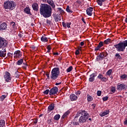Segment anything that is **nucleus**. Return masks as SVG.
I'll list each match as a JSON object with an SVG mask.
<instances>
[{
    "label": "nucleus",
    "instance_id": "obj_56",
    "mask_svg": "<svg viewBox=\"0 0 127 127\" xmlns=\"http://www.w3.org/2000/svg\"><path fill=\"white\" fill-rule=\"evenodd\" d=\"M82 21H83V22H84V23H86V22L85 21V19H83V18H82Z\"/></svg>",
    "mask_w": 127,
    "mask_h": 127
},
{
    "label": "nucleus",
    "instance_id": "obj_4",
    "mask_svg": "<svg viewBox=\"0 0 127 127\" xmlns=\"http://www.w3.org/2000/svg\"><path fill=\"white\" fill-rule=\"evenodd\" d=\"M60 74V69L59 67H54L51 71L50 77L52 80H56Z\"/></svg>",
    "mask_w": 127,
    "mask_h": 127
},
{
    "label": "nucleus",
    "instance_id": "obj_34",
    "mask_svg": "<svg viewBox=\"0 0 127 127\" xmlns=\"http://www.w3.org/2000/svg\"><path fill=\"white\" fill-rule=\"evenodd\" d=\"M111 42V39H108L104 41V44H109Z\"/></svg>",
    "mask_w": 127,
    "mask_h": 127
},
{
    "label": "nucleus",
    "instance_id": "obj_32",
    "mask_svg": "<svg viewBox=\"0 0 127 127\" xmlns=\"http://www.w3.org/2000/svg\"><path fill=\"white\" fill-rule=\"evenodd\" d=\"M54 120L56 121L59 120V119H60V115L57 114L54 117Z\"/></svg>",
    "mask_w": 127,
    "mask_h": 127
},
{
    "label": "nucleus",
    "instance_id": "obj_38",
    "mask_svg": "<svg viewBox=\"0 0 127 127\" xmlns=\"http://www.w3.org/2000/svg\"><path fill=\"white\" fill-rule=\"evenodd\" d=\"M50 92V91H49V89H47L46 90L44 91V94L45 95H48V94H49Z\"/></svg>",
    "mask_w": 127,
    "mask_h": 127
},
{
    "label": "nucleus",
    "instance_id": "obj_9",
    "mask_svg": "<svg viewBox=\"0 0 127 127\" xmlns=\"http://www.w3.org/2000/svg\"><path fill=\"white\" fill-rule=\"evenodd\" d=\"M107 56L106 53H101L96 58V60L97 61H101V60H103L105 57Z\"/></svg>",
    "mask_w": 127,
    "mask_h": 127
},
{
    "label": "nucleus",
    "instance_id": "obj_28",
    "mask_svg": "<svg viewBox=\"0 0 127 127\" xmlns=\"http://www.w3.org/2000/svg\"><path fill=\"white\" fill-rule=\"evenodd\" d=\"M87 99L88 102H92V101H93V97L88 94L87 96Z\"/></svg>",
    "mask_w": 127,
    "mask_h": 127
},
{
    "label": "nucleus",
    "instance_id": "obj_3",
    "mask_svg": "<svg viewBox=\"0 0 127 127\" xmlns=\"http://www.w3.org/2000/svg\"><path fill=\"white\" fill-rule=\"evenodd\" d=\"M127 40L114 45V47L116 48L118 52L125 51V49H126V47H127Z\"/></svg>",
    "mask_w": 127,
    "mask_h": 127
},
{
    "label": "nucleus",
    "instance_id": "obj_48",
    "mask_svg": "<svg viewBox=\"0 0 127 127\" xmlns=\"http://www.w3.org/2000/svg\"><path fill=\"white\" fill-rule=\"evenodd\" d=\"M10 25H11V26H13V27H14V26H15V23L14 22H11L10 23Z\"/></svg>",
    "mask_w": 127,
    "mask_h": 127
},
{
    "label": "nucleus",
    "instance_id": "obj_29",
    "mask_svg": "<svg viewBox=\"0 0 127 127\" xmlns=\"http://www.w3.org/2000/svg\"><path fill=\"white\" fill-rule=\"evenodd\" d=\"M69 114H70V112L69 111H67L62 116V118L63 119H65V118H66L67 117V116H68V115H69Z\"/></svg>",
    "mask_w": 127,
    "mask_h": 127
},
{
    "label": "nucleus",
    "instance_id": "obj_63",
    "mask_svg": "<svg viewBox=\"0 0 127 127\" xmlns=\"http://www.w3.org/2000/svg\"><path fill=\"white\" fill-rule=\"evenodd\" d=\"M125 22H126V23H127V18H126L125 19Z\"/></svg>",
    "mask_w": 127,
    "mask_h": 127
},
{
    "label": "nucleus",
    "instance_id": "obj_61",
    "mask_svg": "<svg viewBox=\"0 0 127 127\" xmlns=\"http://www.w3.org/2000/svg\"><path fill=\"white\" fill-rule=\"evenodd\" d=\"M50 122H51V120H48V123H50Z\"/></svg>",
    "mask_w": 127,
    "mask_h": 127
},
{
    "label": "nucleus",
    "instance_id": "obj_49",
    "mask_svg": "<svg viewBox=\"0 0 127 127\" xmlns=\"http://www.w3.org/2000/svg\"><path fill=\"white\" fill-rule=\"evenodd\" d=\"M62 24H63V26H64V27H67L66 23L63 22Z\"/></svg>",
    "mask_w": 127,
    "mask_h": 127
},
{
    "label": "nucleus",
    "instance_id": "obj_37",
    "mask_svg": "<svg viewBox=\"0 0 127 127\" xmlns=\"http://www.w3.org/2000/svg\"><path fill=\"white\" fill-rule=\"evenodd\" d=\"M121 79H126L127 78V74H123L121 76Z\"/></svg>",
    "mask_w": 127,
    "mask_h": 127
},
{
    "label": "nucleus",
    "instance_id": "obj_1",
    "mask_svg": "<svg viewBox=\"0 0 127 127\" xmlns=\"http://www.w3.org/2000/svg\"><path fill=\"white\" fill-rule=\"evenodd\" d=\"M89 119V114L85 110H80L73 119V124L74 126H79V124H84Z\"/></svg>",
    "mask_w": 127,
    "mask_h": 127
},
{
    "label": "nucleus",
    "instance_id": "obj_13",
    "mask_svg": "<svg viewBox=\"0 0 127 127\" xmlns=\"http://www.w3.org/2000/svg\"><path fill=\"white\" fill-rule=\"evenodd\" d=\"M14 58H19L21 57V52L19 51H16L14 53Z\"/></svg>",
    "mask_w": 127,
    "mask_h": 127
},
{
    "label": "nucleus",
    "instance_id": "obj_17",
    "mask_svg": "<svg viewBox=\"0 0 127 127\" xmlns=\"http://www.w3.org/2000/svg\"><path fill=\"white\" fill-rule=\"evenodd\" d=\"M7 25H6V23H2L0 25V30H5L7 28Z\"/></svg>",
    "mask_w": 127,
    "mask_h": 127
},
{
    "label": "nucleus",
    "instance_id": "obj_41",
    "mask_svg": "<svg viewBox=\"0 0 127 127\" xmlns=\"http://www.w3.org/2000/svg\"><path fill=\"white\" fill-rule=\"evenodd\" d=\"M111 91L113 93H115L116 92V88H115V87H112L111 88Z\"/></svg>",
    "mask_w": 127,
    "mask_h": 127
},
{
    "label": "nucleus",
    "instance_id": "obj_39",
    "mask_svg": "<svg viewBox=\"0 0 127 127\" xmlns=\"http://www.w3.org/2000/svg\"><path fill=\"white\" fill-rule=\"evenodd\" d=\"M104 46V43H103V42H100L99 43L98 46L101 48V47H102V46Z\"/></svg>",
    "mask_w": 127,
    "mask_h": 127
},
{
    "label": "nucleus",
    "instance_id": "obj_59",
    "mask_svg": "<svg viewBox=\"0 0 127 127\" xmlns=\"http://www.w3.org/2000/svg\"><path fill=\"white\" fill-rule=\"evenodd\" d=\"M47 49H48V50H51V48H50V47L48 46V47H47Z\"/></svg>",
    "mask_w": 127,
    "mask_h": 127
},
{
    "label": "nucleus",
    "instance_id": "obj_5",
    "mask_svg": "<svg viewBox=\"0 0 127 127\" xmlns=\"http://www.w3.org/2000/svg\"><path fill=\"white\" fill-rule=\"evenodd\" d=\"M4 7L5 9H13L15 7L14 2L12 1H8L4 3Z\"/></svg>",
    "mask_w": 127,
    "mask_h": 127
},
{
    "label": "nucleus",
    "instance_id": "obj_55",
    "mask_svg": "<svg viewBox=\"0 0 127 127\" xmlns=\"http://www.w3.org/2000/svg\"><path fill=\"white\" fill-rule=\"evenodd\" d=\"M84 43L83 42H81L80 43V45H81V46H84Z\"/></svg>",
    "mask_w": 127,
    "mask_h": 127
},
{
    "label": "nucleus",
    "instance_id": "obj_11",
    "mask_svg": "<svg viewBox=\"0 0 127 127\" xmlns=\"http://www.w3.org/2000/svg\"><path fill=\"white\" fill-rule=\"evenodd\" d=\"M97 77V73H93L90 75L89 78V81L91 83H93L94 81H95V77Z\"/></svg>",
    "mask_w": 127,
    "mask_h": 127
},
{
    "label": "nucleus",
    "instance_id": "obj_46",
    "mask_svg": "<svg viewBox=\"0 0 127 127\" xmlns=\"http://www.w3.org/2000/svg\"><path fill=\"white\" fill-rule=\"evenodd\" d=\"M101 48L99 46H97L95 48V51H98Z\"/></svg>",
    "mask_w": 127,
    "mask_h": 127
},
{
    "label": "nucleus",
    "instance_id": "obj_31",
    "mask_svg": "<svg viewBox=\"0 0 127 127\" xmlns=\"http://www.w3.org/2000/svg\"><path fill=\"white\" fill-rule=\"evenodd\" d=\"M22 63H23V59H21L17 61V65H21Z\"/></svg>",
    "mask_w": 127,
    "mask_h": 127
},
{
    "label": "nucleus",
    "instance_id": "obj_22",
    "mask_svg": "<svg viewBox=\"0 0 127 127\" xmlns=\"http://www.w3.org/2000/svg\"><path fill=\"white\" fill-rule=\"evenodd\" d=\"M107 1V0H97V2L99 5L102 6L103 5V2Z\"/></svg>",
    "mask_w": 127,
    "mask_h": 127
},
{
    "label": "nucleus",
    "instance_id": "obj_33",
    "mask_svg": "<svg viewBox=\"0 0 127 127\" xmlns=\"http://www.w3.org/2000/svg\"><path fill=\"white\" fill-rule=\"evenodd\" d=\"M66 10L67 12L72 13L73 12V11L72 10L70 9V7L69 6H67Z\"/></svg>",
    "mask_w": 127,
    "mask_h": 127
},
{
    "label": "nucleus",
    "instance_id": "obj_54",
    "mask_svg": "<svg viewBox=\"0 0 127 127\" xmlns=\"http://www.w3.org/2000/svg\"><path fill=\"white\" fill-rule=\"evenodd\" d=\"M46 76H47L48 79H49V78H50V75H49V74L47 73V74H46Z\"/></svg>",
    "mask_w": 127,
    "mask_h": 127
},
{
    "label": "nucleus",
    "instance_id": "obj_16",
    "mask_svg": "<svg viewBox=\"0 0 127 127\" xmlns=\"http://www.w3.org/2000/svg\"><path fill=\"white\" fill-rule=\"evenodd\" d=\"M98 79H100L101 81H103V82H106L107 81V78L105 77H104L103 76V74H99L97 76Z\"/></svg>",
    "mask_w": 127,
    "mask_h": 127
},
{
    "label": "nucleus",
    "instance_id": "obj_36",
    "mask_svg": "<svg viewBox=\"0 0 127 127\" xmlns=\"http://www.w3.org/2000/svg\"><path fill=\"white\" fill-rule=\"evenodd\" d=\"M75 3H76V4L77 5H81V4H82V1L78 0L76 1Z\"/></svg>",
    "mask_w": 127,
    "mask_h": 127
},
{
    "label": "nucleus",
    "instance_id": "obj_2",
    "mask_svg": "<svg viewBox=\"0 0 127 127\" xmlns=\"http://www.w3.org/2000/svg\"><path fill=\"white\" fill-rule=\"evenodd\" d=\"M40 13L41 15H43L45 18H48L52 14V8L47 4H41L40 8Z\"/></svg>",
    "mask_w": 127,
    "mask_h": 127
},
{
    "label": "nucleus",
    "instance_id": "obj_25",
    "mask_svg": "<svg viewBox=\"0 0 127 127\" xmlns=\"http://www.w3.org/2000/svg\"><path fill=\"white\" fill-rule=\"evenodd\" d=\"M5 126V121L4 120H0V127H4Z\"/></svg>",
    "mask_w": 127,
    "mask_h": 127
},
{
    "label": "nucleus",
    "instance_id": "obj_43",
    "mask_svg": "<svg viewBox=\"0 0 127 127\" xmlns=\"http://www.w3.org/2000/svg\"><path fill=\"white\" fill-rule=\"evenodd\" d=\"M61 84H62V81L59 80V82L56 83V86H58V85H60Z\"/></svg>",
    "mask_w": 127,
    "mask_h": 127
},
{
    "label": "nucleus",
    "instance_id": "obj_27",
    "mask_svg": "<svg viewBox=\"0 0 127 127\" xmlns=\"http://www.w3.org/2000/svg\"><path fill=\"white\" fill-rule=\"evenodd\" d=\"M41 41H42V42H47V41H48V40L47 39V37L45 36L42 37L41 38Z\"/></svg>",
    "mask_w": 127,
    "mask_h": 127
},
{
    "label": "nucleus",
    "instance_id": "obj_47",
    "mask_svg": "<svg viewBox=\"0 0 127 127\" xmlns=\"http://www.w3.org/2000/svg\"><path fill=\"white\" fill-rule=\"evenodd\" d=\"M47 24H49V25H50L51 24V21L47 19V21H46Z\"/></svg>",
    "mask_w": 127,
    "mask_h": 127
},
{
    "label": "nucleus",
    "instance_id": "obj_8",
    "mask_svg": "<svg viewBox=\"0 0 127 127\" xmlns=\"http://www.w3.org/2000/svg\"><path fill=\"white\" fill-rule=\"evenodd\" d=\"M57 93H58V87L55 86L50 90L49 94L51 96L52 95H55Z\"/></svg>",
    "mask_w": 127,
    "mask_h": 127
},
{
    "label": "nucleus",
    "instance_id": "obj_62",
    "mask_svg": "<svg viewBox=\"0 0 127 127\" xmlns=\"http://www.w3.org/2000/svg\"><path fill=\"white\" fill-rule=\"evenodd\" d=\"M43 116V114H41L39 115V117L40 118L41 117H42Z\"/></svg>",
    "mask_w": 127,
    "mask_h": 127
},
{
    "label": "nucleus",
    "instance_id": "obj_12",
    "mask_svg": "<svg viewBox=\"0 0 127 127\" xmlns=\"http://www.w3.org/2000/svg\"><path fill=\"white\" fill-rule=\"evenodd\" d=\"M86 13L87 15L89 16H92L93 14V8L92 7H89L86 9Z\"/></svg>",
    "mask_w": 127,
    "mask_h": 127
},
{
    "label": "nucleus",
    "instance_id": "obj_44",
    "mask_svg": "<svg viewBox=\"0 0 127 127\" xmlns=\"http://www.w3.org/2000/svg\"><path fill=\"white\" fill-rule=\"evenodd\" d=\"M70 25H71V22L66 23V27L70 28Z\"/></svg>",
    "mask_w": 127,
    "mask_h": 127
},
{
    "label": "nucleus",
    "instance_id": "obj_7",
    "mask_svg": "<svg viewBox=\"0 0 127 127\" xmlns=\"http://www.w3.org/2000/svg\"><path fill=\"white\" fill-rule=\"evenodd\" d=\"M4 78L5 79V81L6 82H10L11 80V77H10V73L9 72L6 71L5 72L4 74Z\"/></svg>",
    "mask_w": 127,
    "mask_h": 127
},
{
    "label": "nucleus",
    "instance_id": "obj_51",
    "mask_svg": "<svg viewBox=\"0 0 127 127\" xmlns=\"http://www.w3.org/2000/svg\"><path fill=\"white\" fill-rule=\"evenodd\" d=\"M80 54V52H79V50H76L75 52V54L76 55H79V54Z\"/></svg>",
    "mask_w": 127,
    "mask_h": 127
},
{
    "label": "nucleus",
    "instance_id": "obj_15",
    "mask_svg": "<svg viewBox=\"0 0 127 127\" xmlns=\"http://www.w3.org/2000/svg\"><path fill=\"white\" fill-rule=\"evenodd\" d=\"M54 108H55V104H54V103H52L50 105L48 108V112L50 113L51 111H53V110H54Z\"/></svg>",
    "mask_w": 127,
    "mask_h": 127
},
{
    "label": "nucleus",
    "instance_id": "obj_6",
    "mask_svg": "<svg viewBox=\"0 0 127 127\" xmlns=\"http://www.w3.org/2000/svg\"><path fill=\"white\" fill-rule=\"evenodd\" d=\"M127 89V85L125 83H118L117 85V90L118 91H123V90Z\"/></svg>",
    "mask_w": 127,
    "mask_h": 127
},
{
    "label": "nucleus",
    "instance_id": "obj_53",
    "mask_svg": "<svg viewBox=\"0 0 127 127\" xmlns=\"http://www.w3.org/2000/svg\"><path fill=\"white\" fill-rule=\"evenodd\" d=\"M124 125L127 126V119H125V121H124Z\"/></svg>",
    "mask_w": 127,
    "mask_h": 127
},
{
    "label": "nucleus",
    "instance_id": "obj_18",
    "mask_svg": "<svg viewBox=\"0 0 127 127\" xmlns=\"http://www.w3.org/2000/svg\"><path fill=\"white\" fill-rule=\"evenodd\" d=\"M47 1L52 6V8H55V4L53 0H47Z\"/></svg>",
    "mask_w": 127,
    "mask_h": 127
},
{
    "label": "nucleus",
    "instance_id": "obj_14",
    "mask_svg": "<svg viewBox=\"0 0 127 127\" xmlns=\"http://www.w3.org/2000/svg\"><path fill=\"white\" fill-rule=\"evenodd\" d=\"M109 113H110V110H105L104 112H100V113L99 114V115L100 116V117H105V116H107V115H109Z\"/></svg>",
    "mask_w": 127,
    "mask_h": 127
},
{
    "label": "nucleus",
    "instance_id": "obj_45",
    "mask_svg": "<svg viewBox=\"0 0 127 127\" xmlns=\"http://www.w3.org/2000/svg\"><path fill=\"white\" fill-rule=\"evenodd\" d=\"M27 67V64L25 63H23V68L24 69H26V67Z\"/></svg>",
    "mask_w": 127,
    "mask_h": 127
},
{
    "label": "nucleus",
    "instance_id": "obj_50",
    "mask_svg": "<svg viewBox=\"0 0 127 127\" xmlns=\"http://www.w3.org/2000/svg\"><path fill=\"white\" fill-rule=\"evenodd\" d=\"M18 36H19V37H23V34L22 33H19L18 34Z\"/></svg>",
    "mask_w": 127,
    "mask_h": 127
},
{
    "label": "nucleus",
    "instance_id": "obj_10",
    "mask_svg": "<svg viewBox=\"0 0 127 127\" xmlns=\"http://www.w3.org/2000/svg\"><path fill=\"white\" fill-rule=\"evenodd\" d=\"M6 45H7V41L2 38H0V48H1L2 46L5 47Z\"/></svg>",
    "mask_w": 127,
    "mask_h": 127
},
{
    "label": "nucleus",
    "instance_id": "obj_42",
    "mask_svg": "<svg viewBox=\"0 0 127 127\" xmlns=\"http://www.w3.org/2000/svg\"><path fill=\"white\" fill-rule=\"evenodd\" d=\"M108 99H109V97L108 96H105V97H103V101H108Z\"/></svg>",
    "mask_w": 127,
    "mask_h": 127
},
{
    "label": "nucleus",
    "instance_id": "obj_60",
    "mask_svg": "<svg viewBox=\"0 0 127 127\" xmlns=\"http://www.w3.org/2000/svg\"><path fill=\"white\" fill-rule=\"evenodd\" d=\"M54 55H58V53H54Z\"/></svg>",
    "mask_w": 127,
    "mask_h": 127
},
{
    "label": "nucleus",
    "instance_id": "obj_57",
    "mask_svg": "<svg viewBox=\"0 0 127 127\" xmlns=\"http://www.w3.org/2000/svg\"><path fill=\"white\" fill-rule=\"evenodd\" d=\"M37 120H35V121H34V124H37Z\"/></svg>",
    "mask_w": 127,
    "mask_h": 127
},
{
    "label": "nucleus",
    "instance_id": "obj_40",
    "mask_svg": "<svg viewBox=\"0 0 127 127\" xmlns=\"http://www.w3.org/2000/svg\"><path fill=\"white\" fill-rule=\"evenodd\" d=\"M97 96L100 97V96H101V95H102V91H101L100 90L97 91Z\"/></svg>",
    "mask_w": 127,
    "mask_h": 127
},
{
    "label": "nucleus",
    "instance_id": "obj_58",
    "mask_svg": "<svg viewBox=\"0 0 127 127\" xmlns=\"http://www.w3.org/2000/svg\"><path fill=\"white\" fill-rule=\"evenodd\" d=\"M7 55H8V56H10L11 55H12V54H11V53H8L7 54Z\"/></svg>",
    "mask_w": 127,
    "mask_h": 127
},
{
    "label": "nucleus",
    "instance_id": "obj_35",
    "mask_svg": "<svg viewBox=\"0 0 127 127\" xmlns=\"http://www.w3.org/2000/svg\"><path fill=\"white\" fill-rule=\"evenodd\" d=\"M73 70V67L72 66H69L68 68L66 69L67 73H69V72H71Z\"/></svg>",
    "mask_w": 127,
    "mask_h": 127
},
{
    "label": "nucleus",
    "instance_id": "obj_23",
    "mask_svg": "<svg viewBox=\"0 0 127 127\" xmlns=\"http://www.w3.org/2000/svg\"><path fill=\"white\" fill-rule=\"evenodd\" d=\"M24 11L25 13H27V14H30V8L29 7H26L24 8Z\"/></svg>",
    "mask_w": 127,
    "mask_h": 127
},
{
    "label": "nucleus",
    "instance_id": "obj_64",
    "mask_svg": "<svg viewBox=\"0 0 127 127\" xmlns=\"http://www.w3.org/2000/svg\"><path fill=\"white\" fill-rule=\"evenodd\" d=\"M59 10H62V8H58Z\"/></svg>",
    "mask_w": 127,
    "mask_h": 127
},
{
    "label": "nucleus",
    "instance_id": "obj_24",
    "mask_svg": "<svg viewBox=\"0 0 127 127\" xmlns=\"http://www.w3.org/2000/svg\"><path fill=\"white\" fill-rule=\"evenodd\" d=\"M115 56V59H117V60H121L122 59V56L119 53H116Z\"/></svg>",
    "mask_w": 127,
    "mask_h": 127
},
{
    "label": "nucleus",
    "instance_id": "obj_20",
    "mask_svg": "<svg viewBox=\"0 0 127 127\" xmlns=\"http://www.w3.org/2000/svg\"><path fill=\"white\" fill-rule=\"evenodd\" d=\"M71 101H76L78 99V97L74 94H71L69 96Z\"/></svg>",
    "mask_w": 127,
    "mask_h": 127
},
{
    "label": "nucleus",
    "instance_id": "obj_19",
    "mask_svg": "<svg viewBox=\"0 0 127 127\" xmlns=\"http://www.w3.org/2000/svg\"><path fill=\"white\" fill-rule=\"evenodd\" d=\"M32 7L33 10H34L35 11H37L39 8L38 4H37V3H33L32 5Z\"/></svg>",
    "mask_w": 127,
    "mask_h": 127
},
{
    "label": "nucleus",
    "instance_id": "obj_52",
    "mask_svg": "<svg viewBox=\"0 0 127 127\" xmlns=\"http://www.w3.org/2000/svg\"><path fill=\"white\" fill-rule=\"evenodd\" d=\"M76 95H80L81 94V91H78L75 92Z\"/></svg>",
    "mask_w": 127,
    "mask_h": 127
},
{
    "label": "nucleus",
    "instance_id": "obj_21",
    "mask_svg": "<svg viewBox=\"0 0 127 127\" xmlns=\"http://www.w3.org/2000/svg\"><path fill=\"white\" fill-rule=\"evenodd\" d=\"M6 51L5 49H2V50L0 51V57H5L6 55Z\"/></svg>",
    "mask_w": 127,
    "mask_h": 127
},
{
    "label": "nucleus",
    "instance_id": "obj_26",
    "mask_svg": "<svg viewBox=\"0 0 127 127\" xmlns=\"http://www.w3.org/2000/svg\"><path fill=\"white\" fill-rule=\"evenodd\" d=\"M7 93H5V95H2L0 97V100L2 102L6 97H7Z\"/></svg>",
    "mask_w": 127,
    "mask_h": 127
},
{
    "label": "nucleus",
    "instance_id": "obj_30",
    "mask_svg": "<svg viewBox=\"0 0 127 127\" xmlns=\"http://www.w3.org/2000/svg\"><path fill=\"white\" fill-rule=\"evenodd\" d=\"M112 73H113V69H109L107 72H106V75L107 76H110L112 75Z\"/></svg>",
    "mask_w": 127,
    "mask_h": 127
}]
</instances>
